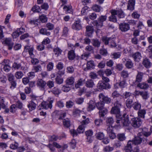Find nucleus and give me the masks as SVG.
Segmentation results:
<instances>
[{
	"label": "nucleus",
	"mask_w": 152,
	"mask_h": 152,
	"mask_svg": "<svg viewBox=\"0 0 152 152\" xmlns=\"http://www.w3.org/2000/svg\"><path fill=\"white\" fill-rule=\"evenodd\" d=\"M56 81L57 84H60L63 83V80L61 76H57L56 78Z\"/></svg>",
	"instance_id": "58"
},
{
	"label": "nucleus",
	"mask_w": 152,
	"mask_h": 152,
	"mask_svg": "<svg viewBox=\"0 0 152 152\" xmlns=\"http://www.w3.org/2000/svg\"><path fill=\"white\" fill-rule=\"evenodd\" d=\"M72 28L76 31H78L82 28L81 23L80 19L77 18L72 24Z\"/></svg>",
	"instance_id": "6"
},
{
	"label": "nucleus",
	"mask_w": 152,
	"mask_h": 152,
	"mask_svg": "<svg viewBox=\"0 0 152 152\" xmlns=\"http://www.w3.org/2000/svg\"><path fill=\"white\" fill-rule=\"evenodd\" d=\"M95 65L94 61L92 60L88 61L87 63V68L88 69H93L94 68Z\"/></svg>",
	"instance_id": "37"
},
{
	"label": "nucleus",
	"mask_w": 152,
	"mask_h": 152,
	"mask_svg": "<svg viewBox=\"0 0 152 152\" xmlns=\"http://www.w3.org/2000/svg\"><path fill=\"white\" fill-rule=\"evenodd\" d=\"M51 92L56 96H58L61 93V91L58 88H54Z\"/></svg>",
	"instance_id": "44"
},
{
	"label": "nucleus",
	"mask_w": 152,
	"mask_h": 152,
	"mask_svg": "<svg viewBox=\"0 0 152 152\" xmlns=\"http://www.w3.org/2000/svg\"><path fill=\"white\" fill-rule=\"evenodd\" d=\"M8 80L10 82L16 81L14 75L11 73L8 74L7 75Z\"/></svg>",
	"instance_id": "52"
},
{
	"label": "nucleus",
	"mask_w": 152,
	"mask_h": 152,
	"mask_svg": "<svg viewBox=\"0 0 152 152\" xmlns=\"http://www.w3.org/2000/svg\"><path fill=\"white\" fill-rule=\"evenodd\" d=\"M130 123L132 126L135 128L140 127L142 123V120L138 117L134 118L132 119Z\"/></svg>",
	"instance_id": "3"
},
{
	"label": "nucleus",
	"mask_w": 152,
	"mask_h": 152,
	"mask_svg": "<svg viewBox=\"0 0 152 152\" xmlns=\"http://www.w3.org/2000/svg\"><path fill=\"white\" fill-rule=\"evenodd\" d=\"M101 8L100 6L96 4L94 5L92 7L93 10L98 12H100Z\"/></svg>",
	"instance_id": "61"
},
{
	"label": "nucleus",
	"mask_w": 152,
	"mask_h": 152,
	"mask_svg": "<svg viewBox=\"0 0 152 152\" xmlns=\"http://www.w3.org/2000/svg\"><path fill=\"white\" fill-rule=\"evenodd\" d=\"M24 50L26 52H28L31 58H32L34 57V56L33 54V51L34 50V48L33 47L31 48L29 46H25L24 48Z\"/></svg>",
	"instance_id": "19"
},
{
	"label": "nucleus",
	"mask_w": 152,
	"mask_h": 152,
	"mask_svg": "<svg viewBox=\"0 0 152 152\" xmlns=\"http://www.w3.org/2000/svg\"><path fill=\"white\" fill-rule=\"evenodd\" d=\"M47 86L48 87L51 88L54 86V82L51 80H49L46 82Z\"/></svg>",
	"instance_id": "64"
},
{
	"label": "nucleus",
	"mask_w": 152,
	"mask_h": 152,
	"mask_svg": "<svg viewBox=\"0 0 152 152\" xmlns=\"http://www.w3.org/2000/svg\"><path fill=\"white\" fill-rule=\"evenodd\" d=\"M121 56V53L119 52L114 53L111 55L112 57L115 59L119 58Z\"/></svg>",
	"instance_id": "62"
},
{
	"label": "nucleus",
	"mask_w": 152,
	"mask_h": 152,
	"mask_svg": "<svg viewBox=\"0 0 152 152\" xmlns=\"http://www.w3.org/2000/svg\"><path fill=\"white\" fill-rule=\"evenodd\" d=\"M27 107L29 108L30 111L34 110L36 107V104L33 101H30L28 104Z\"/></svg>",
	"instance_id": "28"
},
{
	"label": "nucleus",
	"mask_w": 152,
	"mask_h": 152,
	"mask_svg": "<svg viewBox=\"0 0 152 152\" xmlns=\"http://www.w3.org/2000/svg\"><path fill=\"white\" fill-rule=\"evenodd\" d=\"M74 104V102L71 100L67 101L66 103V107L68 108H71Z\"/></svg>",
	"instance_id": "63"
},
{
	"label": "nucleus",
	"mask_w": 152,
	"mask_h": 152,
	"mask_svg": "<svg viewBox=\"0 0 152 152\" xmlns=\"http://www.w3.org/2000/svg\"><path fill=\"white\" fill-rule=\"evenodd\" d=\"M106 122L107 124L109 125L108 126H112V125L114 122L113 118L112 117L108 118L106 120Z\"/></svg>",
	"instance_id": "47"
},
{
	"label": "nucleus",
	"mask_w": 152,
	"mask_h": 152,
	"mask_svg": "<svg viewBox=\"0 0 152 152\" xmlns=\"http://www.w3.org/2000/svg\"><path fill=\"white\" fill-rule=\"evenodd\" d=\"M99 53L101 55L104 56H106L108 54L107 50L104 48H101L99 50Z\"/></svg>",
	"instance_id": "42"
},
{
	"label": "nucleus",
	"mask_w": 152,
	"mask_h": 152,
	"mask_svg": "<svg viewBox=\"0 0 152 152\" xmlns=\"http://www.w3.org/2000/svg\"><path fill=\"white\" fill-rule=\"evenodd\" d=\"M120 29L122 32H126L129 30L130 28L129 23H121L119 25Z\"/></svg>",
	"instance_id": "9"
},
{
	"label": "nucleus",
	"mask_w": 152,
	"mask_h": 152,
	"mask_svg": "<svg viewBox=\"0 0 152 152\" xmlns=\"http://www.w3.org/2000/svg\"><path fill=\"white\" fill-rule=\"evenodd\" d=\"M99 97L100 101H101L104 104V103L109 104L111 103V99L107 96H105L102 93L99 94Z\"/></svg>",
	"instance_id": "5"
},
{
	"label": "nucleus",
	"mask_w": 152,
	"mask_h": 152,
	"mask_svg": "<svg viewBox=\"0 0 152 152\" xmlns=\"http://www.w3.org/2000/svg\"><path fill=\"white\" fill-rule=\"evenodd\" d=\"M132 145L131 140L127 142L126 145L125 147L124 150L125 152H131L132 150Z\"/></svg>",
	"instance_id": "23"
},
{
	"label": "nucleus",
	"mask_w": 152,
	"mask_h": 152,
	"mask_svg": "<svg viewBox=\"0 0 152 152\" xmlns=\"http://www.w3.org/2000/svg\"><path fill=\"white\" fill-rule=\"evenodd\" d=\"M63 9L66 11V13H70L72 10L71 6H65L63 7Z\"/></svg>",
	"instance_id": "54"
},
{
	"label": "nucleus",
	"mask_w": 152,
	"mask_h": 152,
	"mask_svg": "<svg viewBox=\"0 0 152 152\" xmlns=\"http://www.w3.org/2000/svg\"><path fill=\"white\" fill-rule=\"evenodd\" d=\"M85 80L82 78L79 79L76 83L75 85V87L76 88H78L80 87V86L83 85L84 83Z\"/></svg>",
	"instance_id": "32"
},
{
	"label": "nucleus",
	"mask_w": 152,
	"mask_h": 152,
	"mask_svg": "<svg viewBox=\"0 0 152 152\" xmlns=\"http://www.w3.org/2000/svg\"><path fill=\"white\" fill-rule=\"evenodd\" d=\"M39 21H41L43 23L46 22L48 20V18L46 16L43 15H39Z\"/></svg>",
	"instance_id": "48"
},
{
	"label": "nucleus",
	"mask_w": 152,
	"mask_h": 152,
	"mask_svg": "<svg viewBox=\"0 0 152 152\" xmlns=\"http://www.w3.org/2000/svg\"><path fill=\"white\" fill-rule=\"evenodd\" d=\"M98 90H103L104 89H108L111 88V86L109 83H106L102 81H99L97 85Z\"/></svg>",
	"instance_id": "4"
},
{
	"label": "nucleus",
	"mask_w": 152,
	"mask_h": 152,
	"mask_svg": "<svg viewBox=\"0 0 152 152\" xmlns=\"http://www.w3.org/2000/svg\"><path fill=\"white\" fill-rule=\"evenodd\" d=\"M85 133L87 137L86 142H89V143H91L93 141L92 136L93 134V132L92 130L91 129L88 130L86 131Z\"/></svg>",
	"instance_id": "10"
},
{
	"label": "nucleus",
	"mask_w": 152,
	"mask_h": 152,
	"mask_svg": "<svg viewBox=\"0 0 152 152\" xmlns=\"http://www.w3.org/2000/svg\"><path fill=\"white\" fill-rule=\"evenodd\" d=\"M46 83L45 81L41 79H39L37 81V85L42 90H45Z\"/></svg>",
	"instance_id": "8"
},
{
	"label": "nucleus",
	"mask_w": 152,
	"mask_h": 152,
	"mask_svg": "<svg viewBox=\"0 0 152 152\" xmlns=\"http://www.w3.org/2000/svg\"><path fill=\"white\" fill-rule=\"evenodd\" d=\"M146 110L145 109H140L138 110L137 112L138 118L144 119L145 118V115L146 114Z\"/></svg>",
	"instance_id": "25"
},
{
	"label": "nucleus",
	"mask_w": 152,
	"mask_h": 152,
	"mask_svg": "<svg viewBox=\"0 0 152 152\" xmlns=\"http://www.w3.org/2000/svg\"><path fill=\"white\" fill-rule=\"evenodd\" d=\"M123 97L125 99H134V96L132 93L129 92H125L123 94Z\"/></svg>",
	"instance_id": "26"
},
{
	"label": "nucleus",
	"mask_w": 152,
	"mask_h": 152,
	"mask_svg": "<svg viewBox=\"0 0 152 152\" xmlns=\"http://www.w3.org/2000/svg\"><path fill=\"white\" fill-rule=\"evenodd\" d=\"M115 38L112 36L109 37L107 36H104L102 37V40L103 42L106 45H108L109 47L115 48L116 44L115 41Z\"/></svg>",
	"instance_id": "2"
},
{
	"label": "nucleus",
	"mask_w": 152,
	"mask_h": 152,
	"mask_svg": "<svg viewBox=\"0 0 152 152\" xmlns=\"http://www.w3.org/2000/svg\"><path fill=\"white\" fill-rule=\"evenodd\" d=\"M142 64L147 69L150 68L152 65L150 60L147 58H145L143 59Z\"/></svg>",
	"instance_id": "17"
},
{
	"label": "nucleus",
	"mask_w": 152,
	"mask_h": 152,
	"mask_svg": "<svg viewBox=\"0 0 152 152\" xmlns=\"http://www.w3.org/2000/svg\"><path fill=\"white\" fill-rule=\"evenodd\" d=\"M132 57L134 61L135 62H139L142 58V56L140 53L137 52L132 54Z\"/></svg>",
	"instance_id": "16"
},
{
	"label": "nucleus",
	"mask_w": 152,
	"mask_h": 152,
	"mask_svg": "<svg viewBox=\"0 0 152 152\" xmlns=\"http://www.w3.org/2000/svg\"><path fill=\"white\" fill-rule=\"evenodd\" d=\"M95 84L91 79L88 80L85 83V86L88 88H92L93 87Z\"/></svg>",
	"instance_id": "31"
},
{
	"label": "nucleus",
	"mask_w": 152,
	"mask_h": 152,
	"mask_svg": "<svg viewBox=\"0 0 152 152\" xmlns=\"http://www.w3.org/2000/svg\"><path fill=\"white\" fill-rule=\"evenodd\" d=\"M31 10L34 12L39 13L41 10V9L39 6L35 5L32 8Z\"/></svg>",
	"instance_id": "46"
},
{
	"label": "nucleus",
	"mask_w": 152,
	"mask_h": 152,
	"mask_svg": "<svg viewBox=\"0 0 152 152\" xmlns=\"http://www.w3.org/2000/svg\"><path fill=\"white\" fill-rule=\"evenodd\" d=\"M39 33L43 35H46L47 36L50 34V32L48 31V30L45 28H42L39 30Z\"/></svg>",
	"instance_id": "30"
},
{
	"label": "nucleus",
	"mask_w": 152,
	"mask_h": 152,
	"mask_svg": "<svg viewBox=\"0 0 152 152\" xmlns=\"http://www.w3.org/2000/svg\"><path fill=\"white\" fill-rule=\"evenodd\" d=\"M4 42L5 44L8 46V48L9 50H11L14 45L11 38H6L4 39Z\"/></svg>",
	"instance_id": "14"
},
{
	"label": "nucleus",
	"mask_w": 152,
	"mask_h": 152,
	"mask_svg": "<svg viewBox=\"0 0 152 152\" xmlns=\"http://www.w3.org/2000/svg\"><path fill=\"white\" fill-rule=\"evenodd\" d=\"M133 99H128L126 102V106L127 108L130 109L132 107Z\"/></svg>",
	"instance_id": "39"
},
{
	"label": "nucleus",
	"mask_w": 152,
	"mask_h": 152,
	"mask_svg": "<svg viewBox=\"0 0 152 152\" xmlns=\"http://www.w3.org/2000/svg\"><path fill=\"white\" fill-rule=\"evenodd\" d=\"M61 89L64 92H67L70 90L71 88L69 86L66 84V85H64L62 87Z\"/></svg>",
	"instance_id": "53"
},
{
	"label": "nucleus",
	"mask_w": 152,
	"mask_h": 152,
	"mask_svg": "<svg viewBox=\"0 0 152 152\" xmlns=\"http://www.w3.org/2000/svg\"><path fill=\"white\" fill-rule=\"evenodd\" d=\"M96 137L97 139L102 140L104 137V135L103 132H99L96 134Z\"/></svg>",
	"instance_id": "56"
},
{
	"label": "nucleus",
	"mask_w": 152,
	"mask_h": 152,
	"mask_svg": "<svg viewBox=\"0 0 152 152\" xmlns=\"http://www.w3.org/2000/svg\"><path fill=\"white\" fill-rule=\"evenodd\" d=\"M116 137L119 141H123L125 140L126 139V137L125 134L123 133L118 134Z\"/></svg>",
	"instance_id": "36"
},
{
	"label": "nucleus",
	"mask_w": 152,
	"mask_h": 152,
	"mask_svg": "<svg viewBox=\"0 0 152 152\" xmlns=\"http://www.w3.org/2000/svg\"><path fill=\"white\" fill-rule=\"evenodd\" d=\"M21 29H17L16 31L12 33V36L13 38H16L20 34L23 33V32L21 31Z\"/></svg>",
	"instance_id": "29"
},
{
	"label": "nucleus",
	"mask_w": 152,
	"mask_h": 152,
	"mask_svg": "<svg viewBox=\"0 0 152 152\" xmlns=\"http://www.w3.org/2000/svg\"><path fill=\"white\" fill-rule=\"evenodd\" d=\"M3 69L6 72H7L10 71L11 69V67L8 64H5L4 65Z\"/></svg>",
	"instance_id": "57"
},
{
	"label": "nucleus",
	"mask_w": 152,
	"mask_h": 152,
	"mask_svg": "<svg viewBox=\"0 0 152 152\" xmlns=\"http://www.w3.org/2000/svg\"><path fill=\"white\" fill-rule=\"evenodd\" d=\"M85 127L83 125H81L79 126L77 129V131L78 133L79 134L83 133Z\"/></svg>",
	"instance_id": "51"
},
{
	"label": "nucleus",
	"mask_w": 152,
	"mask_h": 152,
	"mask_svg": "<svg viewBox=\"0 0 152 152\" xmlns=\"http://www.w3.org/2000/svg\"><path fill=\"white\" fill-rule=\"evenodd\" d=\"M63 124L65 127L68 128L70 126V120L67 118L63 119Z\"/></svg>",
	"instance_id": "41"
},
{
	"label": "nucleus",
	"mask_w": 152,
	"mask_h": 152,
	"mask_svg": "<svg viewBox=\"0 0 152 152\" xmlns=\"http://www.w3.org/2000/svg\"><path fill=\"white\" fill-rule=\"evenodd\" d=\"M121 77L124 78H126L128 77L129 74L127 71L123 70L121 72Z\"/></svg>",
	"instance_id": "60"
},
{
	"label": "nucleus",
	"mask_w": 152,
	"mask_h": 152,
	"mask_svg": "<svg viewBox=\"0 0 152 152\" xmlns=\"http://www.w3.org/2000/svg\"><path fill=\"white\" fill-rule=\"evenodd\" d=\"M141 104L138 101H137L133 103L132 107L134 109L136 110H139L141 108Z\"/></svg>",
	"instance_id": "27"
},
{
	"label": "nucleus",
	"mask_w": 152,
	"mask_h": 152,
	"mask_svg": "<svg viewBox=\"0 0 152 152\" xmlns=\"http://www.w3.org/2000/svg\"><path fill=\"white\" fill-rule=\"evenodd\" d=\"M12 67L16 69H18L21 68V69H23V67L21 66L20 64H18L16 62H14L12 65Z\"/></svg>",
	"instance_id": "55"
},
{
	"label": "nucleus",
	"mask_w": 152,
	"mask_h": 152,
	"mask_svg": "<svg viewBox=\"0 0 152 152\" xmlns=\"http://www.w3.org/2000/svg\"><path fill=\"white\" fill-rule=\"evenodd\" d=\"M137 87L141 89L147 90L148 89L149 85L146 82H145L139 83L137 86Z\"/></svg>",
	"instance_id": "21"
},
{
	"label": "nucleus",
	"mask_w": 152,
	"mask_h": 152,
	"mask_svg": "<svg viewBox=\"0 0 152 152\" xmlns=\"http://www.w3.org/2000/svg\"><path fill=\"white\" fill-rule=\"evenodd\" d=\"M96 107L99 110L105 108L104 107V104L101 101L96 103Z\"/></svg>",
	"instance_id": "38"
},
{
	"label": "nucleus",
	"mask_w": 152,
	"mask_h": 152,
	"mask_svg": "<svg viewBox=\"0 0 152 152\" xmlns=\"http://www.w3.org/2000/svg\"><path fill=\"white\" fill-rule=\"evenodd\" d=\"M86 35L88 37H91L94 31L93 27L88 26L86 27Z\"/></svg>",
	"instance_id": "15"
},
{
	"label": "nucleus",
	"mask_w": 152,
	"mask_h": 152,
	"mask_svg": "<svg viewBox=\"0 0 152 152\" xmlns=\"http://www.w3.org/2000/svg\"><path fill=\"white\" fill-rule=\"evenodd\" d=\"M106 131L107 134L110 139H113L116 137L115 133L114 132L113 128V126H108L107 129Z\"/></svg>",
	"instance_id": "7"
},
{
	"label": "nucleus",
	"mask_w": 152,
	"mask_h": 152,
	"mask_svg": "<svg viewBox=\"0 0 152 152\" xmlns=\"http://www.w3.org/2000/svg\"><path fill=\"white\" fill-rule=\"evenodd\" d=\"M53 100H50L49 102H43L41 104V105L42 108L47 109L48 108L51 109L52 107V104L53 103Z\"/></svg>",
	"instance_id": "12"
},
{
	"label": "nucleus",
	"mask_w": 152,
	"mask_h": 152,
	"mask_svg": "<svg viewBox=\"0 0 152 152\" xmlns=\"http://www.w3.org/2000/svg\"><path fill=\"white\" fill-rule=\"evenodd\" d=\"M123 62H125V61H126V62L125 64V66L126 68L128 69H130L132 68L134 65V64L131 60L129 59L128 61H126V58H124L123 59Z\"/></svg>",
	"instance_id": "20"
},
{
	"label": "nucleus",
	"mask_w": 152,
	"mask_h": 152,
	"mask_svg": "<svg viewBox=\"0 0 152 152\" xmlns=\"http://www.w3.org/2000/svg\"><path fill=\"white\" fill-rule=\"evenodd\" d=\"M117 15L119 18H123L125 16L124 13L121 9L118 10Z\"/></svg>",
	"instance_id": "43"
},
{
	"label": "nucleus",
	"mask_w": 152,
	"mask_h": 152,
	"mask_svg": "<svg viewBox=\"0 0 152 152\" xmlns=\"http://www.w3.org/2000/svg\"><path fill=\"white\" fill-rule=\"evenodd\" d=\"M111 113L116 115V122L117 124H121L125 126H128L130 123L129 117L128 115L124 114L122 115L120 113V109L112 107L111 108Z\"/></svg>",
	"instance_id": "1"
},
{
	"label": "nucleus",
	"mask_w": 152,
	"mask_h": 152,
	"mask_svg": "<svg viewBox=\"0 0 152 152\" xmlns=\"http://www.w3.org/2000/svg\"><path fill=\"white\" fill-rule=\"evenodd\" d=\"M107 113V109L104 108L99 110V117L104 118V116Z\"/></svg>",
	"instance_id": "34"
},
{
	"label": "nucleus",
	"mask_w": 152,
	"mask_h": 152,
	"mask_svg": "<svg viewBox=\"0 0 152 152\" xmlns=\"http://www.w3.org/2000/svg\"><path fill=\"white\" fill-rule=\"evenodd\" d=\"M141 96L143 99L145 100L147 99L149 97V94L148 91H142Z\"/></svg>",
	"instance_id": "40"
},
{
	"label": "nucleus",
	"mask_w": 152,
	"mask_h": 152,
	"mask_svg": "<svg viewBox=\"0 0 152 152\" xmlns=\"http://www.w3.org/2000/svg\"><path fill=\"white\" fill-rule=\"evenodd\" d=\"M92 23L97 30H99L103 26V23H101L98 20L93 21Z\"/></svg>",
	"instance_id": "22"
},
{
	"label": "nucleus",
	"mask_w": 152,
	"mask_h": 152,
	"mask_svg": "<svg viewBox=\"0 0 152 152\" xmlns=\"http://www.w3.org/2000/svg\"><path fill=\"white\" fill-rule=\"evenodd\" d=\"M92 45L95 47L99 48L100 47L101 44V42L97 39H93L92 40Z\"/></svg>",
	"instance_id": "35"
},
{
	"label": "nucleus",
	"mask_w": 152,
	"mask_h": 152,
	"mask_svg": "<svg viewBox=\"0 0 152 152\" xmlns=\"http://www.w3.org/2000/svg\"><path fill=\"white\" fill-rule=\"evenodd\" d=\"M132 145H138L140 144L142 141V137L140 136L138 134L137 136L134 137L133 139L131 140Z\"/></svg>",
	"instance_id": "11"
},
{
	"label": "nucleus",
	"mask_w": 152,
	"mask_h": 152,
	"mask_svg": "<svg viewBox=\"0 0 152 152\" xmlns=\"http://www.w3.org/2000/svg\"><path fill=\"white\" fill-rule=\"evenodd\" d=\"M23 75V72L21 71H17L15 74V76L17 79H20L22 78Z\"/></svg>",
	"instance_id": "45"
},
{
	"label": "nucleus",
	"mask_w": 152,
	"mask_h": 152,
	"mask_svg": "<svg viewBox=\"0 0 152 152\" xmlns=\"http://www.w3.org/2000/svg\"><path fill=\"white\" fill-rule=\"evenodd\" d=\"M15 104L16 106V108L17 107L19 109H22L23 107V104L19 101L16 102Z\"/></svg>",
	"instance_id": "59"
},
{
	"label": "nucleus",
	"mask_w": 152,
	"mask_h": 152,
	"mask_svg": "<svg viewBox=\"0 0 152 152\" xmlns=\"http://www.w3.org/2000/svg\"><path fill=\"white\" fill-rule=\"evenodd\" d=\"M111 96L113 98H114L115 97L121 98L122 97V95L119 93H118V91H115L113 92Z\"/></svg>",
	"instance_id": "49"
},
{
	"label": "nucleus",
	"mask_w": 152,
	"mask_h": 152,
	"mask_svg": "<svg viewBox=\"0 0 152 152\" xmlns=\"http://www.w3.org/2000/svg\"><path fill=\"white\" fill-rule=\"evenodd\" d=\"M143 74L141 72H138V74L137 75L136 77V80L134 82V83L135 85H137V86L139 83H140L142 82Z\"/></svg>",
	"instance_id": "13"
},
{
	"label": "nucleus",
	"mask_w": 152,
	"mask_h": 152,
	"mask_svg": "<svg viewBox=\"0 0 152 152\" xmlns=\"http://www.w3.org/2000/svg\"><path fill=\"white\" fill-rule=\"evenodd\" d=\"M68 57L69 60H74L76 57V54L75 51L73 50L69 51L68 53Z\"/></svg>",
	"instance_id": "24"
},
{
	"label": "nucleus",
	"mask_w": 152,
	"mask_h": 152,
	"mask_svg": "<svg viewBox=\"0 0 152 152\" xmlns=\"http://www.w3.org/2000/svg\"><path fill=\"white\" fill-rule=\"evenodd\" d=\"M75 82V79L73 77H70L68 78L66 80V84L69 86L73 85Z\"/></svg>",
	"instance_id": "33"
},
{
	"label": "nucleus",
	"mask_w": 152,
	"mask_h": 152,
	"mask_svg": "<svg viewBox=\"0 0 152 152\" xmlns=\"http://www.w3.org/2000/svg\"><path fill=\"white\" fill-rule=\"evenodd\" d=\"M88 105L87 110L88 111H91L94 110L96 107V103L93 100H90L88 103Z\"/></svg>",
	"instance_id": "18"
},
{
	"label": "nucleus",
	"mask_w": 152,
	"mask_h": 152,
	"mask_svg": "<svg viewBox=\"0 0 152 152\" xmlns=\"http://www.w3.org/2000/svg\"><path fill=\"white\" fill-rule=\"evenodd\" d=\"M53 52L55 54L58 56L61 54L62 50L58 47H57L53 49Z\"/></svg>",
	"instance_id": "50"
}]
</instances>
